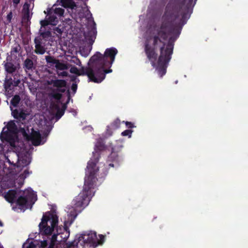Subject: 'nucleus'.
I'll return each instance as SVG.
<instances>
[{"mask_svg":"<svg viewBox=\"0 0 248 248\" xmlns=\"http://www.w3.org/2000/svg\"><path fill=\"white\" fill-rule=\"evenodd\" d=\"M98 161H89L86 170L85 183L83 191L72 201L71 207L67 209L68 218L64 221V227L59 226L58 217L55 211L46 212L43 214L39 224L40 234L46 235L50 241L48 248H55L57 242L65 241L70 232L67 225L71 224L82 208L86 206L93 194V187L96 182V174L98 170Z\"/></svg>","mask_w":248,"mask_h":248,"instance_id":"f257e3e1","label":"nucleus"},{"mask_svg":"<svg viewBox=\"0 0 248 248\" xmlns=\"http://www.w3.org/2000/svg\"><path fill=\"white\" fill-rule=\"evenodd\" d=\"M194 4L193 0H184L183 5L179 10L175 8L172 11H167L163 16V22L156 29L154 37L146 40L144 48L146 55L160 77L166 74V68L172 53L173 45L167 40L172 32L170 22L179 13L182 14L184 10L189 9Z\"/></svg>","mask_w":248,"mask_h":248,"instance_id":"f03ea898","label":"nucleus"},{"mask_svg":"<svg viewBox=\"0 0 248 248\" xmlns=\"http://www.w3.org/2000/svg\"><path fill=\"white\" fill-rule=\"evenodd\" d=\"M117 53L115 48L111 47L107 48L103 55L96 52L90 59V67L86 70V74L91 81L100 83L105 78L106 74L112 72L111 69L108 70L107 68L111 67Z\"/></svg>","mask_w":248,"mask_h":248,"instance_id":"7ed1b4c3","label":"nucleus"},{"mask_svg":"<svg viewBox=\"0 0 248 248\" xmlns=\"http://www.w3.org/2000/svg\"><path fill=\"white\" fill-rule=\"evenodd\" d=\"M17 133H21L35 146L44 144L46 140L45 136H41L38 131L34 130L31 127H28L26 129L21 127L18 130L15 121H10L7 123L6 126L3 128L0 138L2 141H7L11 146L16 147L18 144Z\"/></svg>","mask_w":248,"mask_h":248,"instance_id":"20e7f679","label":"nucleus"},{"mask_svg":"<svg viewBox=\"0 0 248 248\" xmlns=\"http://www.w3.org/2000/svg\"><path fill=\"white\" fill-rule=\"evenodd\" d=\"M57 5L70 9L72 12L71 16L74 18L77 24L80 26H87L89 31L88 36L93 37L96 33L95 23L86 4L83 3L81 6L77 5L72 0H58Z\"/></svg>","mask_w":248,"mask_h":248,"instance_id":"39448f33","label":"nucleus"},{"mask_svg":"<svg viewBox=\"0 0 248 248\" xmlns=\"http://www.w3.org/2000/svg\"><path fill=\"white\" fill-rule=\"evenodd\" d=\"M3 195L7 202L12 204H16V207L13 206V209L15 211L19 209L21 211H24L26 209L31 208L37 200L35 192L31 188H28L23 191L10 190Z\"/></svg>","mask_w":248,"mask_h":248,"instance_id":"423d86ee","label":"nucleus"},{"mask_svg":"<svg viewBox=\"0 0 248 248\" xmlns=\"http://www.w3.org/2000/svg\"><path fill=\"white\" fill-rule=\"evenodd\" d=\"M6 162L16 167V171L20 173L19 176L24 179L29 174L27 168L31 162V156L29 153H21L20 154L16 152H10L5 156Z\"/></svg>","mask_w":248,"mask_h":248,"instance_id":"0eeeda50","label":"nucleus"},{"mask_svg":"<svg viewBox=\"0 0 248 248\" xmlns=\"http://www.w3.org/2000/svg\"><path fill=\"white\" fill-rule=\"evenodd\" d=\"M104 239L103 235H99L98 238L95 232L89 231L77 236L74 242L71 243L68 247L78 246L79 244L81 246L85 245V248L86 247L95 248L98 245L102 244Z\"/></svg>","mask_w":248,"mask_h":248,"instance_id":"6e6552de","label":"nucleus"},{"mask_svg":"<svg viewBox=\"0 0 248 248\" xmlns=\"http://www.w3.org/2000/svg\"><path fill=\"white\" fill-rule=\"evenodd\" d=\"M44 13L46 14V16L45 20L40 21L41 26L45 27L48 25L54 26L57 24L59 19L63 16L64 9L57 7L55 5H54L50 9H47L46 11H45Z\"/></svg>","mask_w":248,"mask_h":248,"instance_id":"1a4fd4ad","label":"nucleus"},{"mask_svg":"<svg viewBox=\"0 0 248 248\" xmlns=\"http://www.w3.org/2000/svg\"><path fill=\"white\" fill-rule=\"evenodd\" d=\"M109 148L111 149V153L108 156L107 162L108 163L109 162H112V163H109L108 164L110 167L117 166L119 163L122 161V157L119 153L123 148V145L111 144Z\"/></svg>","mask_w":248,"mask_h":248,"instance_id":"9d476101","label":"nucleus"},{"mask_svg":"<svg viewBox=\"0 0 248 248\" xmlns=\"http://www.w3.org/2000/svg\"><path fill=\"white\" fill-rule=\"evenodd\" d=\"M42 239L32 241H27L23 245V248H45L48 245V240L46 235H42Z\"/></svg>","mask_w":248,"mask_h":248,"instance_id":"9b49d317","label":"nucleus"},{"mask_svg":"<svg viewBox=\"0 0 248 248\" xmlns=\"http://www.w3.org/2000/svg\"><path fill=\"white\" fill-rule=\"evenodd\" d=\"M64 105L60 103V101H57L56 103L51 106L50 113L52 114V118L54 116L60 119L64 113Z\"/></svg>","mask_w":248,"mask_h":248,"instance_id":"f8f14e48","label":"nucleus"},{"mask_svg":"<svg viewBox=\"0 0 248 248\" xmlns=\"http://www.w3.org/2000/svg\"><path fill=\"white\" fill-rule=\"evenodd\" d=\"M53 85L59 93H54L52 95L54 98L59 100L61 96V93L64 92L66 90V82L63 80H57L54 81Z\"/></svg>","mask_w":248,"mask_h":248,"instance_id":"ddd939ff","label":"nucleus"},{"mask_svg":"<svg viewBox=\"0 0 248 248\" xmlns=\"http://www.w3.org/2000/svg\"><path fill=\"white\" fill-rule=\"evenodd\" d=\"M46 59L47 62L51 66L56 67L57 70H62L68 68V65L67 64L61 62L59 60H56L52 57L46 56Z\"/></svg>","mask_w":248,"mask_h":248,"instance_id":"4468645a","label":"nucleus"},{"mask_svg":"<svg viewBox=\"0 0 248 248\" xmlns=\"http://www.w3.org/2000/svg\"><path fill=\"white\" fill-rule=\"evenodd\" d=\"M65 56L66 57V59L68 60V57L71 58L73 59V60H71L70 62L76 64L77 65H78L79 66H82L81 63L79 59L77 58L75 56V52H74L73 50H68L65 53Z\"/></svg>","mask_w":248,"mask_h":248,"instance_id":"2eb2a0df","label":"nucleus"},{"mask_svg":"<svg viewBox=\"0 0 248 248\" xmlns=\"http://www.w3.org/2000/svg\"><path fill=\"white\" fill-rule=\"evenodd\" d=\"M19 68V65L17 63H13L8 62L5 64V68L6 71L9 73L15 72Z\"/></svg>","mask_w":248,"mask_h":248,"instance_id":"dca6fc26","label":"nucleus"},{"mask_svg":"<svg viewBox=\"0 0 248 248\" xmlns=\"http://www.w3.org/2000/svg\"><path fill=\"white\" fill-rule=\"evenodd\" d=\"M79 69L75 66H71L70 68V72L72 74H75L77 75H81L84 72V68L83 66H79Z\"/></svg>","mask_w":248,"mask_h":248,"instance_id":"f3484780","label":"nucleus"},{"mask_svg":"<svg viewBox=\"0 0 248 248\" xmlns=\"http://www.w3.org/2000/svg\"><path fill=\"white\" fill-rule=\"evenodd\" d=\"M11 109L12 110V114L14 118L16 119H22L25 118V114L22 112H19L16 109L14 110L13 107H11Z\"/></svg>","mask_w":248,"mask_h":248,"instance_id":"a211bd4d","label":"nucleus"},{"mask_svg":"<svg viewBox=\"0 0 248 248\" xmlns=\"http://www.w3.org/2000/svg\"><path fill=\"white\" fill-rule=\"evenodd\" d=\"M35 52L40 54H44L45 52V48L39 43H37L36 39L35 40Z\"/></svg>","mask_w":248,"mask_h":248,"instance_id":"6ab92c4d","label":"nucleus"},{"mask_svg":"<svg viewBox=\"0 0 248 248\" xmlns=\"http://www.w3.org/2000/svg\"><path fill=\"white\" fill-rule=\"evenodd\" d=\"M33 62L30 59H27L24 62V65L26 69L30 70L33 67Z\"/></svg>","mask_w":248,"mask_h":248,"instance_id":"aec40b11","label":"nucleus"},{"mask_svg":"<svg viewBox=\"0 0 248 248\" xmlns=\"http://www.w3.org/2000/svg\"><path fill=\"white\" fill-rule=\"evenodd\" d=\"M20 98L18 95H15L11 101V104L14 107H16L18 104Z\"/></svg>","mask_w":248,"mask_h":248,"instance_id":"412c9836","label":"nucleus"},{"mask_svg":"<svg viewBox=\"0 0 248 248\" xmlns=\"http://www.w3.org/2000/svg\"><path fill=\"white\" fill-rule=\"evenodd\" d=\"M133 131L131 130H125L122 132L121 135L123 136H128L129 138H130L132 136V133Z\"/></svg>","mask_w":248,"mask_h":248,"instance_id":"4be33fe9","label":"nucleus"},{"mask_svg":"<svg viewBox=\"0 0 248 248\" xmlns=\"http://www.w3.org/2000/svg\"><path fill=\"white\" fill-rule=\"evenodd\" d=\"M120 124V121L119 120H116L114 124H112V126L113 128H117L119 127Z\"/></svg>","mask_w":248,"mask_h":248,"instance_id":"5701e85b","label":"nucleus"},{"mask_svg":"<svg viewBox=\"0 0 248 248\" xmlns=\"http://www.w3.org/2000/svg\"><path fill=\"white\" fill-rule=\"evenodd\" d=\"M30 4H29L27 2H26L23 6V10L28 12L29 11Z\"/></svg>","mask_w":248,"mask_h":248,"instance_id":"b1692460","label":"nucleus"},{"mask_svg":"<svg viewBox=\"0 0 248 248\" xmlns=\"http://www.w3.org/2000/svg\"><path fill=\"white\" fill-rule=\"evenodd\" d=\"M125 124L128 128H133L135 127L134 124L131 122H125Z\"/></svg>","mask_w":248,"mask_h":248,"instance_id":"393cba45","label":"nucleus"},{"mask_svg":"<svg viewBox=\"0 0 248 248\" xmlns=\"http://www.w3.org/2000/svg\"><path fill=\"white\" fill-rule=\"evenodd\" d=\"M13 15L12 12L9 13L7 16L6 18L8 23L10 22L12 18Z\"/></svg>","mask_w":248,"mask_h":248,"instance_id":"a878e982","label":"nucleus"},{"mask_svg":"<svg viewBox=\"0 0 248 248\" xmlns=\"http://www.w3.org/2000/svg\"><path fill=\"white\" fill-rule=\"evenodd\" d=\"M77 89V86L76 84H73L71 87V89L73 92V93H75Z\"/></svg>","mask_w":248,"mask_h":248,"instance_id":"bb28decb","label":"nucleus"},{"mask_svg":"<svg viewBox=\"0 0 248 248\" xmlns=\"http://www.w3.org/2000/svg\"><path fill=\"white\" fill-rule=\"evenodd\" d=\"M13 1L14 4L16 5L18 3H19V2L20 1V0H13Z\"/></svg>","mask_w":248,"mask_h":248,"instance_id":"cd10ccee","label":"nucleus"},{"mask_svg":"<svg viewBox=\"0 0 248 248\" xmlns=\"http://www.w3.org/2000/svg\"><path fill=\"white\" fill-rule=\"evenodd\" d=\"M42 36H43L44 37H46V35H49V34H50V32H47V33H42Z\"/></svg>","mask_w":248,"mask_h":248,"instance_id":"c85d7f7f","label":"nucleus"},{"mask_svg":"<svg viewBox=\"0 0 248 248\" xmlns=\"http://www.w3.org/2000/svg\"><path fill=\"white\" fill-rule=\"evenodd\" d=\"M111 135V132H110V133H109V135Z\"/></svg>","mask_w":248,"mask_h":248,"instance_id":"c756f323","label":"nucleus"},{"mask_svg":"<svg viewBox=\"0 0 248 248\" xmlns=\"http://www.w3.org/2000/svg\"><path fill=\"white\" fill-rule=\"evenodd\" d=\"M0 226H2V223L0 222Z\"/></svg>","mask_w":248,"mask_h":248,"instance_id":"7c9ffc66","label":"nucleus"},{"mask_svg":"<svg viewBox=\"0 0 248 248\" xmlns=\"http://www.w3.org/2000/svg\"><path fill=\"white\" fill-rule=\"evenodd\" d=\"M77 28H79V26L78 25H77Z\"/></svg>","mask_w":248,"mask_h":248,"instance_id":"2f4dec72","label":"nucleus"},{"mask_svg":"<svg viewBox=\"0 0 248 248\" xmlns=\"http://www.w3.org/2000/svg\"><path fill=\"white\" fill-rule=\"evenodd\" d=\"M184 16H185L184 15H183V17H182L184 18Z\"/></svg>","mask_w":248,"mask_h":248,"instance_id":"473e14b6","label":"nucleus"},{"mask_svg":"<svg viewBox=\"0 0 248 248\" xmlns=\"http://www.w3.org/2000/svg\"><path fill=\"white\" fill-rule=\"evenodd\" d=\"M31 0H30V2H31Z\"/></svg>","mask_w":248,"mask_h":248,"instance_id":"72a5a7b5","label":"nucleus"}]
</instances>
